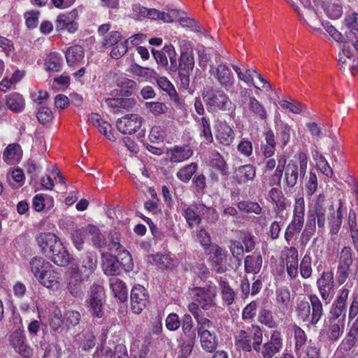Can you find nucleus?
Returning <instances> with one entry per match:
<instances>
[{
  "label": "nucleus",
  "instance_id": "nucleus-12",
  "mask_svg": "<svg viewBox=\"0 0 358 358\" xmlns=\"http://www.w3.org/2000/svg\"><path fill=\"white\" fill-rule=\"evenodd\" d=\"M301 7L296 6L294 9L298 13L299 16L304 23L308 24L313 31H317L320 21L315 10L311 7L310 0H305L302 2Z\"/></svg>",
  "mask_w": 358,
  "mask_h": 358
},
{
  "label": "nucleus",
  "instance_id": "nucleus-3",
  "mask_svg": "<svg viewBox=\"0 0 358 358\" xmlns=\"http://www.w3.org/2000/svg\"><path fill=\"white\" fill-rule=\"evenodd\" d=\"M299 164L290 161L285 166L286 159H280L276 166L274 176L280 180L285 170V180L287 187H293L296 185L299 176H304L307 170L308 159L304 153L299 155Z\"/></svg>",
  "mask_w": 358,
  "mask_h": 358
},
{
  "label": "nucleus",
  "instance_id": "nucleus-51",
  "mask_svg": "<svg viewBox=\"0 0 358 358\" xmlns=\"http://www.w3.org/2000/svg\"><path fill=\"white\" fill-rule=\"evenodd\" d=\"M145 108L155 116H159L167 113L169 108L162 102L150 101L145 103Z\"/></svg>",
  "mask_w": 358,
  "mask_h": 358
},
{
  "label": "nucleus",
  "instance_id": "nucleus-25",
  "mask_svg": "<svg viewBox=\"0 0 358 358\" xmlns=\"http://www.w3.org/2000/svg\"><path fill=\"white\" fill-rule=\"evenodd\" d=\"M38 282L43 287L52 291L59 290L62 285L61 274L52 266Z\"/></svg>",
  "mask_w": 358,
  "mask_h": 358
},
{
  "label": "nucleus",
  "instance_id": "nucleus-59",
  "mask_svg": "<svg viewBox=\"0 0 358 358\" xmlns=\"http://www.w3.org/2000/svg\"><path fill=\"white\" fill-rule=\"evenodd\" d=\"M291 127L287 124H282L277 129V134L282 148L287 145L290 140Z\"/></svg>",
  "mask_w": 358,
  "mask_h": 358
},
{
  "label": "nucleus",
  "instance_id": "nucleus-45",
  "mask_svg": "<svg viewBox=\"0 0 358 358\" xmlns=\"http://www.w3.org/2000/svg\"><path fill=\"white\" fill-rule=\"evenodd\" d=\"M154 80L162 90L166 92L174 101H178V93L173 85L168 80L167 78L164 76L159 77L157 74V78H155Z\"/></svg>",
  "mask_w": 358,
  "mask_h": 358
},
{
  "label": "nucleus",
  "instance_id": "nucleus-48",
  "mask_svg": "<svg viewBox=\"0 0 358 358\" xmlns=\"http://www.w3.org/2000/svg\"><path fill=\"white\" fill-rule=\"evenodd\" d=\"M220 290L222 299L227 306L232 304L235 298V292L228 282L222 279L220 281Z\"/></svg>",
  "mask_w": 358,
  "mask_h": 358
},
{
  "label": "nucleus",
  "instance_id": "nucleus-13",
  "mask_svg": "<svg viewBox=\"0 0 358 358\" xmlns=\"http://www.w3.org/2000/svg\"><path fill=\"white\" fill-rule=\"evenodd\" d=\"M131 16L135 20H142L148 18L154 20H162L163 22L171 21L170 15L160 12L155 8H148L140 4H134L132 6Z\"/></svg>",
  "mask_w": 358,
  "mask_h": 358
},
{
  "label": "nucleus",
  "instance_id": "nucleus-50",
  "mask_svg": "<svg viewBox=\"0 0 358 358\" xmlns=\"http://www.w3.org/2000/svg\"><path fill=\"white\" fill-rule=\"evenodd\" d=\"M185 342L182 345L185 353H191L196 341V333L192 328L182 329Z\"/></svg>",
  "mask_w": 358,
  "mask_h": 358
},
{
  "label": "nucleus",
  "instance_id": "nucleus-1",
  "mask_svg": "<svg viewBox=\"0 0 358 358\" xmlns=\"http://www.w3.org/2000/svg\"><path fill=\"white\" fill-rule=\"evenodd\" d=\"M41 252L55 264L64 266L69 262V254L59 238L52 233H41L36 237Z\"/></svg>",
  "mask_w": 358,
  "mask_h": 358
},
{
  "label": "nucleus",
  "instance_id": "nucleus-11",
  "mask_svg": "<svg viewBox=\"0 0 358 358\" xmlns=\"http://www.w3.org/2000/svg\"><path fill=\"white\" fill-rule=\"evenodd\" d=\"M282 347L281 333L274 330L271 332L270 339L262 345H259V350L255 352L260 354L262 358H272L282 350Z\"/></svg>",
  "mask_w": 358,
  "mask_h": 358
},
{
  "label": "nucleus",
  "instance_id": "nucleus-61",
  "mask_svg": "<svg viewBox=\"0 0 358 358\" xmlns=\"http://www.w3.org/2000/svg\"><path fill=\"white\" fill-rule=\"evenodd\" d=\"M80 319L79 312L75 310H68L64 315V326L66 328L74 327L78 324Z\"/></svg>",
  "mask_w": 358,
  "mask_h": 358
},
{
  "label": "nucleus",
  "instance_id": "nucleus-60",
  "mask_svg": "<svg viewBox=\"0 0 358 358\" xmlns=\"http://www.w3.org/2000/svg\"><path fill=\"white\" fill-rule=\"evenodd\" d=\"M321 24L324 27L325 30L329 34V35L338 43L345 44L346 40L343 35L338 31L334 26H332L329 22H322Z\"/></svg>",
  "mask_w": 358,
  "mask_h": 358
},
{
  "label": "nucleus",
  "instance_id": "nucleus-19",
  "mask_svg": "<svg viewBox=\"0 0 358 358\" xmlns=\"http://www.w3.org/2000/svg\"><path fill=\"white\" fill-rule=\"evenodd\" d=\"M284 255L287 273L291 280L296 279L299 273L298 250L294 247L285 248Z\"/></svg>",
  "mask_w": 358,
  "mask_h": 358
},
{
  "label": "nucleus",
  "instance_id": "nucleus-52",
  "mask_svg": "<svg viewBox=\"0 0 358 358\" xmlns=\"http://www.w3.org/2000/svg\"><path fill=\"white\" fill-rule=\"evenodd\" d=\"M311 264V257L309 255H305L301 261L299 266L300 274L303 278L307 279L311 276L313 272Z\"/></svg>",
  "mask_w": 358,
  "mask_h": 358
},
{
  "label": "nucleus",
  "instance_id": "nucleus-23",
  "mask_svg": "<svg viewBox=\"0 0 358 358\" xmlns=\"http://www.w3.org/2000/svg\"><path fill=\"white\" fill-rule=\"evenodd\" d=\"M65 281L66 288L71 295L77 297L82 294V285L85 280L76 274L75 271L68 268L65 273Z\"/></svg>",
  "mask_w": 358,
  "mask_h": 358
},
{
  "label": "nucleus",
  "instance_id": "nucleus-27",
  "mask_svg": "<svg viewBox=\"0 0 358 358\" xmlns=\"http://www.w3.org/2000/svg\"><path fill=\"white\" fill-rule=\"evenodd\" d=\"M276 306L280 313H289L292 310L290 292L287 288L281 287L275 291Z\"/></svg>",
  "mask_w": 358,
  "mask_h": 358
},
{
  "label": "nucleus",
  "instance_id": "nucleus-10",
  "mask_svg": "<svg viewBox=\"0 0 358 358\" xmlns=\"http://www.w3.org/2000/svg\"><path fill=\"white\" fill-rule=\"evenodd\" d=\"M193 295L195 301L203 310H209L215 305V287H196L193 290Z\"/></svg>",
  "mask_w": 358,
  "mask_h": 358
},
{
  "label": "nucleus",
  "instance_id": "nucleus-49",
  "mask_svg": "<svg viewBox=\"0 0 358 358\" xmlns=\"http://www.w3.org/2000/svg\"><path fill=\"white\" fill-rule=\"evenodd\" d=\"M313 157L316 161V164L320 171L328 178H331L334 176V171L329 166L325 157L319 154L317 152L313 155Z\"/></svg>",
  "mask_w": 358,
  "mask_h": 358
},
{
  "label": "nucleus",
  "instance_id": "nucleus-7",
  "mask_svg": "<svg viewBox=\"0 0 358 358\" xmlns=\"http://www.w3.org/2000/svg\"><path fill=\"white\" fill-rule=\"evenodd\" d=\"M213 323L210 320H203L197 325L196 330L200 339L201 346L207 352H213L217 345V338L214 331H210Z\"/></svg>",
  "mask_w": 358,
  "mask_h": 358
},
{
  "label": "nucleus",
  "instance_id": "nucleus-37",
  "mask_svg": "<svg viewBox=\"0 0 358 358\" xmlns=\"http://www.w3.org/2000/svg\"><path fill=\"white\" fill-rule=\"evenodd\" d=\"M194 67V58L192 51L181 52L178 66L179 73H191Z\"/></svg>",
  "mask_w": 358,
  "mask_h": 358
},
{
  "label": "nucleus",
  "instance_id": "nucleus-16",
  "mask_svg": "<svg viewBox=\"0 0 358 358\" xmlns=\"http://www.w3.org/2000/svg\"><path fill=\"white\" fill-rule=\"evenodd\" d=\"M210 73L217 80L218 83L226 90H229L234 87L235 78L229 66L224 63H221L216 68H211Z\"/></svg>",
  "mask_w": 358,
  "mask_h": 358
},
{
  "label": "nucleus",
  "instance_id": "nucleus-44",
  "mask_svg": "<svg viewBox=\"0 0 358 358\" xmlns=\"http://www.w3.org/2000/svg\"><path fill=\"white\" fill-rule=\"evenodd\" d=\"M233 69L237 74V76L240 80L245 83L248 86H254L255 88L260 90V87L256 86L254 82V78L257 75V71L252 69H247L244 73L241 71V69L236 66L232 65Z\"/></svg>",
  "mask_w": 358,
  "mask_h": 358
},
{
  "label": "nucleus",
  "instance_id": "nucleus-8",
  "mask_svg": "<svg viewBox=\"0 0 358 358\" xmlns=\"http://www.w3.org/2000/svg\"><path fill=\"white\" fill-rule=\"evenodd\" d=\"M104 291L103 287L98 285H93L90 289L88 299L87 300V308L90 313L99 318L103 317Z\"/></svg>",
  "mask_w": 358,
  "mask_h": 358
},
{
  "label": "nucleus",
  "instance_id": "nucleus-17",
  "mask_svg": "<svg viewBox=\"0 0 358 358\" xmlns=\"http://www.w3.org/2000/svg\"><path fill=\"white\" fill-rule=\"evenodd\" d=\"M149 303V295L146 289L140 285L133 287L131 291V310L136 314H139L145 308Z\"/></svg>",
  "mask_w": 358,
  "mask_h": 358
},
{
  "label": "nucleus",
  "instance_id": "nucleus-31",
  "mask_svg": "<svg viewBox=\"0 0 358 358\" xmlns=\"http://www.w3.org/2000/svg\"><path fill=\"white\" fill-rule=\"evenodd\" d=\"M165 14L170 15L171 18V21L165 22L166 23H171L174 20H177L181 26L184 27L195 28L196 31H199V30L196 29L197 23L196 20L187 16L186 13L178 10H171L169 13H165Z\"/></svg>",
  "mask_w": 358,
  "mask_h": 358
},
{
  "label": "nucleus",
  "instance_id": "nucleus-5",
  "mask_svg": "<svg viewBox=\"0 0 358 358\" xmlns=\"http://www.w3.org/2000/svg\"><path fill=\"white\" fill-rule=\"evenodd\" d=\"M208 110L214 113L229 111L232 102L228 95L221 90H210L203 94Z\"/></svg>",
  "mask_w": 358,
  "mask_h": 358
},
{
  "label": "nucleus",
  "instance_id": "nucleus-14",
  "mask_svg": "<svg viewBox=\"0 0 358 358\" xmlns=\"http://www.w3.org/2000/svg\"><path fill=\"white\" fill-rule=\"evenodd\" d=\"M143 121V117L138 114H128L117 120V128L122 134H132L141 129Z\"/></svg>",
  "mask_w": 358,
  "mask_h": 358
},
{
  "label": "nucleus",
  "instance_id": "nucleus-43",
  "mask_svg": "<svg viewBox=\"0 0 358 358\" xmlns=\"http://www.w3.org/2000/svg\"><path fill=\"white\" fill-rule=\"evenodd\" d=\"M355 62H356V58L350 48L347 44H343L341 52L339 53V65L345 71L346 69L351 67V64L355 63Z\"/></svg>",
  "mask_w": 358,
  "mask_h": 358
},
{
  "label": "nucleus",
  "instance_id": "nucleus-64",
  "mask_svg": "<svg viewBox=\"0 0 358 358\" xmlns=\"http://www.w3.org/2000/svg\"><path fill=\"white\" fill-rule=\"evenodd\" d=\"M344 24L351 32H358V13L348 14L345 17Z\"/></svg>",
  "mask_w": 358,
  "mask_h": 358
},
{
  "label": "nucleus",
  "instance_id": "nucleus-28",
  "mask_svg": "<svg viewBox=\"0 0 358 358\" xmlns=\"http://www.w3.org/2000/svg\"><path fill=\"white\" fill-rule=\"evenodd\" d=\"M52 265L42 257H34L29 262V270L38 281Z\"/></svg>",
  "mask_w": 358,
  "mask_h": 358
},
{
  "label": "nucleus",
  "instance_id": "nucleus-33",
  "mask_svg": "<svg viewBox=\"0 0 358 358\" xmlns=\"http://www.w3.org/2000/svg\"><path fill=\"white\" fill-rule=\"evenodd\" d=\"M65 57L69 66H77L84 59V50L81 46L77 45L69 47L66 51Z\"/></svg>",
  "mask_w": 358,
  "mask_h": 358
},
{
  "label": "nucleus",
  "instance_id": "nucleus-29",
  "mask_svg": "<svg viewBox=\"0 0 358 358\" xmlns=\"http://www.w3.org/2000/svg\"><path fill=\"white\" fill-rule=\"evenodd\" d=\"M255 176L256 169L252 164L240 166L234 173V178L238 184H244L252 181Z\"/></svg>",
  "mask_w": 358,
  "mask_h": 358
},
{
  "label": "nucleus",
  "instance_id": "nucleus-15",
  "mask_svg": "<svg viewBox=\"0 0 358 358\" xmlns=\"http://www.w3.org/2000/svg\"><path fill=\"white\" fill-rule=\"evenodd\" d=\"M334 273L331 271H325L322 272L320 278L317 280V287L322 299L329 303L333 298V292L334 289Z\"/></svg>",
  "mask_w": 358,
  "mask_h": 358
},
{
  "label": "nucleus",
  "instance_id": "nucleus-6",
  "mask_svg": "<svg viewBox=\"0 0 358 358\" xmlns=\"http://www.w3.org/2000/svg\"><path fill=\"white\" fill-rule=\"evenodd\" d=\"M305 202L303 197L296 198L294 206L293 217L285 233V238L289 243L294 236L299 234L304 223Z\"/></svg>",
  "mask_w": 358,
  "mask_h": 358
},
{
  "label": "nucleus",
  "instance_id": "nucleus-34",
  "mask_svg": "<svg viewBox=\"0 0 358 358\" xmlns=\"http://www.w3.org/2000/svg\"><path fill=\"white\" fill-rule=\"evenodd\" d=\"M322 7L327 16L330 19L337 20L343 14V7L336 0H323Z\"/></svg>",
  "mask_w": 358,
  "mask_h": 358
},
{
  "label": "nucleus",
  "instance_id": "nucleus-30",
  "mask_svg": "<svg viewBox=\"0 0 358 358\" xmlns=\"http://www.w3.org/2000/svg\"><path fill=\"white\" fill-rule=\"evenodd\" d=\"M167 154L171 162L180 163L188 159L193 155V150L188 145L175 146Z\"/></svg>",
  "mask_w": 358,
  "mask_h": 358
},
{
  "label": "nucleus",
  "instance_id": "nucleus-35",
  "mask_svg": "<svg viewBox=\"0 0 358 358\" xmlns=\"http://www.w3.org/2000/svg\"><path fill=\"white\" fill-rule=\"evenodd\" d=\"M110 287L114 296L121 302L127 301L128 291L124 282L117 278L113 277L110 279Z\"/></svg>",
  "mask_w": 358,
  "mask_h": 358
},
{
  "label": "nucleus",
  "instance_id": "nucleus-21",
  "mask_svg": "<svg viewBox=\"0 0 358 358\" xmlns=\"http://www.w3.org/2000/svg\"><path fill=\"white\" fill-rule=\"evenodd\" d=\"M352 263L351 249L349 247H344L340 253L339 265L338 268V281L339 284L341 285L346 280Z\"/></svg>",
  "mask_w": 358,
  "mask_h": 358
},
{
  "label": "nucleus",
  "instance_id": "nucleus-41",
  "mask_svg": "<svg viewBox=\"0 0 358 358\" xmlns=\"http://www.w3.org/2000/svg\"><path fill=\"white\" fill-rule=\"evenodd\" d=\"M62 58L59 53L50 52L45 59V69L49 72H58L62 69Z\"/></svg>",
  "mask_w": 358,
  "mask_h": 358
},
{
  "label": "nucleus",
  "instance_id": "nucleus-42",
  "mask_svg": "<svg viewBox=\"0 0 358 358\" xmlns=\"http://www.w3.org/2000/svg\"><path fill=\"white\" fill-rule=\"evenodd\" d=\"M6 105L12 111L20 113L25 107V100L20 94L15 92L8 96Z\"/></svg>",
  "mask_w": 358,
  "mask_h": 358
},
{
  "label": "nucleus",
  "instance_id": "nucleus-62",
  "mask_svg": "<svg viewBox=\"0 0 358 358\" xmlns=\"http://www.w3.org/2000/svg\"><path fill=\"white\" fill-rule=\"evenodd\" d=\"M128 42H129V40L122 41L117 45L111 47L112 50L110 53V57L115 59H118L120 57H122L127 51Z\"/></svg>",
  "mask_w": 358,
  "mask_h": 358
},
{
  "label": "nucleus",
  "instance_id": "nucleus-36",
  "mask_svg": "<svg viewBox=\"0 0 358 358\" xmlns=\"http://www.w3.org/2000/svg\"><path fill=\"white\" fill-rule=\"evenodd\" d=\"M104 103L113 110L131 109L136 105L135 99L129 98H108Z\"/></svg>",
  "mask_w": 358,
  "mask_h": 358
},
{
  "label": "nucleus",
  "instance_id": "nucleus-38",
  "mask_svg": "<svg viewBox=\"0 0 358 358\" xmlns=\"http://www.w3.org/2000/svg\"><path fill=\"white\" fill-rule=\"evenodd\" d=\"M345 326V315L338 320H331L328 331L329 338L334 341H337L343 334Z\"/></svg>",
  "mask_w": 358,
  "mask_h": 358
},
{
  "label": "nucleus",
  "instance_id": "nucleus-26",
  "mask_svg": "<svg viewBox=\"0 0 358 358\" xmlns=\"http://www.w3.org/2000/svg\"><path fill=\"white\" fill-rule=\"evenodd\" d=\"M216 139L223 145L229 146L235 138L232 128L225 122H220L216 125Z\"/></svg>",
  "mask_w": 358,
  "mask_h": 358
},
{
  "label": "nucleus",
  "instance_id": "nucleus-54",
  "mask_svg": "<svg viewBox=\"0 0 358 358\" xmlns=\"http://www.w3.org/2000/svg\"><path fill=\"white\" fill-rule=\"evenodd\" d=\"M258 321L268 328H275L277 326L273 313L269 310H261L259 313Z\"/></svg>",
  "mask_w": 358,
  "mask_h": 358
},
{
  "label": "nucleus",
  "instance_id": "nucleus-55",
  "mask_svg": "<svg viewBox=\"0 0 358 358\" xmlns=\"http://www.w3.org/2000/svg\"><path fill=\"white\" fill-rule=\"evenodd\" d=\"M122 41L120 32L113 31L103 37L102 45L105 48L113 47Z\"/></svg>",
  "mask_w": 358,
  "mask_h": 358
},
{
  "label": "nucleus",
  "instance_id": "nucleus-2",
  "mask_svg": "<svg viewBox=\"0 0 358 358\" xmlns=\"http://www.w3.org/2000/svg\"><path fill=\"white\" fill-rule=\"evenodd\" d=\"M234 346L238 351L250 352L253 349L258 351L262 344L263 332L260 327L252 324L244 329L236 330L234 334Z\"/></svg>",
  "mask_w": 358,
  "mask_h": 358
},
{
  "label": "nucleus",
  "instance_id": "nucleus-20",
  "mask_svg": "<svg viewBox=\"0 0 358 358\" xmlns=\"http://www.w3.org/2000/svg\"><path fill=\"white\" fill-rule=\"evenodd\" d=\"M210 264L217 273H222L227 270V252L217 245L211 248Z\"/></svg>",
  "mask_w": 358,
  "mask_h": 358
},
{
  "label": "nucleus",
  "instance_id": "nucleus-4",
  "mask_svg": "<svg viewBox=\"0 0 358 358\" xmlns=\"http://www.w3.org/2000/svg\"><path fill=\"white\" fill-rule=\"evenodd\" d=\"M123 257L122 262L120 263L115 257L110 254L106 253L102 255L101 267L104 273L107 275H116L120 273V265L125 271H129L133 268V262L129 252L123 250Z\"/></svg>",
  "mask_w": 358,
  "mask_h": 358
},
{
  "label": "nucleus",
  "instance_id": "nucleus-46",
  "mask_svg": "<svg viewBox=\"0 0 358 358\" xmlns=\"http://www.w3.org/2000/svg\"><path fill=\"white\" fill-rule=\"evenodd\" d=\"M262 259L259 255H248L245 259V269L247 273H257L262 267Z\"/></svg>",
  "mask_w": 358,
  "mask_h": 358
},
{
  "label": "nucleus",
  "instance_id": "nucleus-32",
  "mask_svg": "<svg viewBox=\"0 0 358 358\" xmlns=\"http://www.w3.org/2000/svg\"><path fill=\"white\" fill-rule=\"evenodd\" d=\"M22 155V151L18 144H10L5 149L3 153L4 162L10 165H14L18 163Z\"/></svg>",
  "mask_w": 358,
  "mask_h": 358
},
{
  "label": "nucleus",
  "instance_id": "nucleus-39",
  "mask_svg": "<svg viewBox=\"0 0 358 358\" xmlns=\"http://www.w3.org/2000/svg\"><path fill=\"white\" fill-rule=\"evenodd\" d=\"M78 22L72 21L64 14H60L57 16L55 21L56 30H67L69 33H74L78 30Z\"/></svg>",
  "mask_w": 358,
  "mask_h": 358
},
{
  "label": "nucleus",
  "instance_id": "nucleus-18",
  "mask_svg": "<svg viewBox=\"0 0 358 358\" xmlns=\"http://www.w3.org/2000/svg\"><path fill=\"white\" fill-rule=\"evenodd\" d=\"M96 268V260L92 255H86L69 268L87 280Z\"/></svg>",
  "mask_w": 358,
  "mask_h": 358
},
{
  "label": "nucleus",
  "instance_id": "nucleus-47",
  "mask_svg": "<svg viewBox=\"0 0 358 358\" xmlns=\"http://www.w3.org/2000/svg\"><path fill=\"white\" fill-rule=\"evenodd\" d=\"M309 299L313 310L311 323L315 324L320 320L323 314L322 304L319 298L315 294H311L309 296Z\"/></svg>",
  "mask_w": 358,
  "mask_h": 358
},
{
  "label": "nucleus",
  "instance_id": "nucleus-53",
  "mask_svg": "<svg viewBox=\"0 0 358 358\" xmlns=\"http://www.w3.org/2000/svg\"><path fill=\"white\" fill-rule=\"evenodd\" d=\"M197 165L194 163L188 164L180 169L177 173V177L182 182H187L196 172Z\"/></svg>",
  "mask_w": 358,
  "mask_h": 358
},
{
  "label": "nucleus",
  "instance_id": "nucleus-9",
  "mask_svg": "<svg viewBox=\"0 0 358 358\" xmlns=\"http://www.w3.org/2000/svg\"><path fill=\"white\" fill-rule=\"evenodd\" d=\"M324 196L320 194L313 210H309L308 218L306 222L305 231L313 233L315 230V220H317L319 227H324L325 224V209L323 206Z\"/></svg>",
  "mask_w": 358,
  "mask_h": 358
},
{
  "label": "nucleus",
  "instance_id": "nucleus-24",
  "mask_svg": "<svg viewBox=\"0 0 358 358\" xmlns=\"http://www.w3.org/2000/svg\"><path fill=\"white\" fill-rule=\"evenodd\" d=\"M245 114L259 120H265L267 117V112L264 106L254 96L248 98Z\"/></svg>",
  "mask_w": 358,
  "mask_h": 358
},
{
  "label": "nucleus",
  "instance_id": "nucleus-56",
  "mask_svg": "<svg viewBox=\"0 0 358 358\" xmlns=\"http://www.w3.org/2000/svg\"><path fill=\"white\" fill-rule=\"evenodd\" d=\"M153 261L156 266L160 269H165L173 265V260L168 255L156 254L153 256Z\"/></svg>",
  "mask_w": 358,
  "mask_h": 358
},
{
  "label": "nucleus",
  "instance_id": "nucleus-63",
  "mask_svg": "<svg viewBox=\"0 0 358 358\" xmlns=\"http://www.w3.org/2000/svg\"><path fill=\"white\" fill-rule=\"evenodd\" d=\"M131 351L138 354L141 358L144 357L148 352L146 341L143 339H136L131 345Z\"/></svg>",
  "mask_w": 358,
  "mask_h": 358
},
{
  "label": "nucleus",
  "instance_id": "nucleus-57",
  "mask_svg": "<svg viewBox=\"0 0 358 358\" xmlns=\"http://www.w3.org/2000/svg\"><path fill=\"white\" fill-rule=\"evenodd\" d=\"M87 231L92 236V241L96 247L101 248L105 245L104 237L96 227L90 225L87 227Z\"/></svg>",
  "mask_w": 358,
  "mask_h": 358
},
{
  "label": "nucleus",
  "instance_id": "nucleus-22",
  "mask_svg": "<svg viewBox=\"0 0 358 358\" xmlns=\"http://www.w3.org/2000/svg\"><path fill=\"white\" fill-rule=\"evenodd\" d=\"M10 345L14 350L23 357H29L31 354L30 348L25 343L24 331L17 329L13 332L9 337Z\"/></svg>",
  "mask_w": 358,
  "mask_h": 358
},
{
  "label": "nucleus",
  "instance_id": "nucleus-58",
  "mask_svg": "<svg viewBox=\"0 0 358 358\" xmlns=\"http://www.w3.org/2000/svg\"><path fill=\"white\" fill-rule=\"evenodd\" d=\"M134 73L137 76L150 82H152L155 78H157V72L154 69L150 68L137 66L135 68Z\"/></svg>",
  "mask_w": 358,
  "mask_h": 358
},
{
  "label": "nucleus",
  "instance_id": "nucleus-40",
  "mask_svg": "<svg viewBox=\"0 0 358 358\" xmlns=\"http://www.w3.org/2000/svg\"><path fill=\"white\" fill-rule=\"evenodd\" d=\"M32 205L36 211L41 212L45 208L48 209L52 208L54 200L50 196L38 194L33 198Z\"/></svg>",
  "mask_w": 358,
  "mask_h": 358
}]
</instances>
